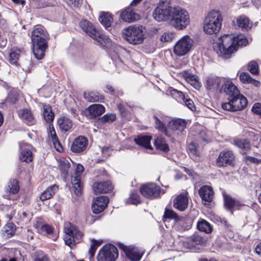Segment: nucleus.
Wrapping results in <instances>:
<instances>
[{"label": "nucleus", "instance_id": "obj_8", "mask_svg": "<svg viewBox=\"0 0 261 261\" xmlns=\"http://www.w3.org/2000/svg\"><path fill=\"white\" fill-rule=\"evenodd\" d=\"M193 44V40L188 35L183 36L174 45V53L178 56H182L191 50Z\"/></svg>", "mask_w": 261, "mask_h": 261}, {"label": "nucleus", "instance_id": "obj_40", "mask_svg": "<svg viewBox=\"0 0 261 261\" xmlns=\"http://www.w3.org/2000/svg\"><path fill=\"white\" fill-rule=\"evenodd\" d=\"M224 205L226 208L232 211V210L238 206L237 202L229 195H224Z\"/></svg>", "mask_w": 261, "mask_h": 261}, {"label": "nucleus", "instance_id": "obj_27", "mask_svg": "<svg viewBox=\"0 0 261 261\" xmlns=\"http://www.w3.org/2000/svg\"><path fill=\"white\" fill-rule=\"evenodd\" d=\"M48 135L51 138V141L57 150L59 152L63 151V149L60 143L58 137L56 134L55 128L53 125L49 124V132Z\"/></svg>", "mask_w": 261, "mask_h": 261}, {"label": "nucleus", "instance_id": "obj_60", "mask_svg": "<svg viewBox=\"0 0 261 261\" xmlns=\"http://www.w3.org/2000/svg\"><path fill=\"white\" fill-rule=\"evenodd\" d=\"M64 241L65 244L70 247H72V245H74V237H68L66 236L64 237Z\"/></svg>", "mask_w": 261, "mask_h": 261}, {"label": "nucleus", "instance_id": "obj_53", "mask_svg": "<svg viewBox=\"0 0 261 261\" xmlns=\"http://www.w3.org/2000/svg\"><path fill=\"white\" fill-rule=\"evenodd\" d=\"M155 127L161 131L166 132V128L164 123L156 116H154Z\"/></svg>", "mask_w": 261, "mask_h": 261}, {"label": "nucleus", "instance_id": "obj_17", "mask_svg": "<svg viewBox=\"0 0 261 261\" xmlns=\"http://www.w3.org/2000/svg\"><path fill=\"white\" fill-rule=\"evenodd\" d=\"M21 151L19 158L21 161L29 163L33 160L32 149L33 147L28 144L22 143L20 145Z\"/></svg>", "mask_w": 261, "mask_h": 261}, {"label": "nucleus", "instance_id": "obj_1", "mask_svg": "<svg viewBox=\"0 0 261 261\" xmlns=\"http://www.w3.org/2000/svg\"><path fill=\"white\" fill-rule=\"evenodd\" d=\"M152 16L158 21L169 20L177 30L185 29L190 23L188 12L179 6L172 7L166 2H161L154 9Z\"/></svg>", "mask_w": 261, "mask_h": 261}, {"label": "nucleus", "instance_id": "obj_36", "mask_svg": "<svg viewBox=\"0 0 261 261\" xmlns=\"http://www.w3.org/2000/svg\"><path fill=\"white\" fill-rule=\"evenodd\" d=\"M170 124L173 129L182 132L186 127L187 122L184 119H176L172 120Z\"/></svg>", "mask_w": 261, "mask_h": 261}, {"label": "nucleus", "instance_id": "obj_12", "mask_svg": "<svg viewBox=\"0 0 261 261\" xmlns=\"http://www.w3.org/2000/svg\"><path fill=\"white\" fill-rule=\"evenodd\" d=\"M225 83V79L216 76H209L205 79V88L213 92L218 91Z\"/></svg>", "mask_w": 261, "mask_h": 261}, {"label": "nucleus", "instance_id": "obj_11", "mask_svg": "<svg viewBox=\"0 0 261 261\" xmlns=\"http://www.w3.org/2000/svg\"><path fill=\"white\" fill-rule=\"evenodd\" d=\"M83 170V166L81 164H78L76 166L74 174L71 177L73 191L77 196H80L82 193L83 187L81 181V175Z\"/></svg>", "mask_w": 261, "mask_h": 261}, {"label": "nucleus", "instance_id": "obj_56", "mask_svg": "<svg viewBox=\"0 0 261 261\" xmlns=\"http://www.w3.org/2000/svg\"><path fill=\"white\" fill-rule=\"evenodd\" d=\"M182 102L191 110L194 111L195 109V107L193 100L189 98H185V99L182 100Z\"/></svg>", "mask_w": 261, "mask_h": 261}, {"label": "nucleus", "instance_id": "obj_46", "mask_svg": "<svg viewBox=\"0 0 261 261\" xmlns=\"http://www.w3.org/2000/svg\"><path fill=\"white\" fill-rule=\"evenodd\" d=\"M101 242L96 240L95 239L92 240V244H91L89 250V254L90 255L89 258L91 259L92 258L94 255L96 250L98 247L101 244Z\"/></svg>", "mask_w": 261, "mask_h": 261}, {"label": "nucleus", "instance_id": "obj_41", "mask_svg": "<svg viewBox=\"0 0 261 261\" xmlns=\"http://www.w3.org/2000/svg\"><path fill=\"white\" fill-rule=\"evenodd\" d=\"M197 227L199 230L207 233H210L212 231V227L210 224L204 220L199 221L197 224Z\"/></svg>", "mask_w": 261, "mask_h": 261}, {"label": "nucleus", "instance_id": "obj_14", "mask_svg": "<svg viewBox=\"0 0 261 261\" xmlns=\"http://www.w3.org/2000/svg\"><path fill=\"white\" fill-rule=\"evenodd\" d=\"M119 248L125 253L126 256L132 261H139L142 255L140 254L138 249L132 246H125L123 244H119Z\"/></svg>", "mask_w": 261, "mask_h": 261}, {"label": "nucleus", "instance_id": "obj_59", "mask_svg": "<svg viewBox=\"0 0 261 261\" xmlns=\"http://www.w3.org/2000/svg\"><path fill=\"white\" fill-rule=\"evenodd\" d=\"M252 111L261 117V103H255L252 108Z\"/></svg>", "mask_w": 261, "mask_h": 261}, {"label": "nucleus", "instance_id": "obj_50", "mask_svg": "<svg viewBox=\"0 0 261 261\" xmlns=\"http://www.w3.org/2000/svg\"><path fill=\"white\" fill-rule=\"evenodd\" d=\"M18 94L17 92H11L6 99V102L11 104L15 103L18 100Z\"/></svg>", "mask_w": 261, "mask_h": 261}, {"label": "nucleus", "instance_id": "obj_34", "mask_svg": "<svg viewBox=\"0 0 261 261\" xmlns=\"http://www.w3.org/2000/svg\"><path fill=\"white\" fill-rule=\"evenodd\" d=\"M20 115L21 118L29 125L35 123V119L32 112L28 109H23L20 111Z\"/></svg>", "mask_w": 261, "mask_h": 261}, {"label": "nucleus", "instance_id": "obj_33", "mask_svg": "<svg viewBox=\"0 0 261 261\" xmlns=\"http://www.w3.org/2000/svg\"><path fill=\"white\" fill-rule=\"evenodd\" d=\"M239 78L240 81L245 84H251L256 87L259 86L260 84L259 82L252 78L248 72H242L239 76Z\"/></svg>", "mask_w": 261, "mask_h": 261}, {"label": "nucleus", "instance_id": "obj_43", "mask_svg": "<svg viewBox=\"0 0 261 261\" xmlns=\"http://www.w3.org/2000/svg\"><path fill=\"white\" fill-rule=\"evenodd\" d=\"M163 219H173L176 221L180 220V217L173 210L166 208Z\"/></svg>", "mask_w": 261, "mask_h": 261}, {"label": "nucleus", "instance_id": "obj_64", "mask_svg": "<svg viewBox=\"0 0 261 261\" xmlns=\"http://www.w3.org/2000/svg\"><path fill=\"white\" fill-rule=\"evenodd\" d=\"M83 236V233L81 231L75 230L74 232V238L76 239L77 240H80L82 239Z\"/></svg>", "mask_w": 261, "mask_h": 261}, {"label": "nucleus", "instance_id": "obj_31", "mask_svg": "<svg viewBox=\"0 0 261 261\" xmlns=\"http://www.w3.org/2000/svg\"><path fill=\"white\" fill-rule=\"evenodd\" d=\"M92 38L96 40L101 45L108 47L111 44V41L110 38L97 31Z\"/></svg>", "mask_w": 261, "mask_h": 261}, {"label": "nucleus", "instance_id": "obj_58", "mask_svg": "<svg viewBox=\"0 0 261 261\" xmlns=\"http://www.w3.org/2000/svg\"><path fill=\"white\" fill-rule=\"evenodd\" d=\"M244 160L247 164L250 163H254V164H258L261 162L260 160H258L255 158L250 156H247V155H246L244 158Z\"/></svg>", "mask_w": 261, "mask_h": 261}, {"label": "nucleus", "instance_id": "obj_35", "mask_svg": "<svg viewBox=\"0 0 261 261\" xmlns=\"http://www.w3.org/2000/svg\"><path fill=\"white\" fill-rule=\"evenodd\" d=\"M36 228L41 232H45L49 236V237L52 238L53 240L54 239L52 237L53 233V228L48 224H43L41 222L37 221L35 224Z\"/></svg>", "mask_w": 261, "mask_h": 261}, {"label": "nucleus", "instance_id": "obj_61", "mask_svg": "<svg viewBox=\"0 0 261 261\" xmlns=\"http://www.w3.org/2000/svg\"><path fill=\"white\" fill-rule=\"evenodd\" d=\"M171 93L173 95H177L178 97L179 98H181V99L182 100H184V99H185V98H186L185 95H184V94L182 92H181L180 91H178V90H177L176 89H173L171 91Z\"/></svg>", "mask_w": 261, "mask_h": 261}, {"label": "nucleus", "instance_id": "obj_39", "mask_svg": "<svg viewBox=\"0 0 261 261\" xmlns=\"http://www.w3.org/2000/svg\"><path fill=\"white\" fill-rule=\"evenodd\" d=\"M154 145L157 149L167 152L169 150L168 144L164 139L162 138H157L154 140Z\"/></svg>", "mask_w": 261, "mask_h": 261}, {"label": "nucleus", "instance_id": "obj_62", "mask_svg": "<svg viewBox=\"0 0 261 261\" xmlns=\"http://www.w3.org/2000/svg\"><path fill=\"white\" fill-rule=\"evenodd\" d=\"M68 5L74 7H78L82 3V0H67Z\"/></svg>", "mask_w": 261, "mask_h": 261}, {"label": "nucleus", "instance_id": "obj_3", "mask_svg": "<svg viewBox=\"0 0 261 261\" xmlns=\"http://www.w3.org/2000/svg\"><path fill=\"white\" fill-rule=\"evenodd\" d=\"M31 39L33 43V52L38 60L43 58L48 47L47 32L41 27L35 28L32 32Z\"/></svg>", "mask_w": 261, "mask_h": 261}, {"label": "nucleus", "instance_id": "obj_28", "mask_svg": "<svg viewBox=\"0 0 261 261\" xmlns=\"http://www.w3.org/2000/svg\"><path fill=\"white\" fill-rule=\"evenodd\" d=\"M58 190V186L53 185L48 187L40 196V199L43 201L51 198Z\"/></svg>", "mask_w": 261, "mask_h": 261}, {"label": "nucleus", "instance_id": "obj_29", "mask_svg": "<svg viewBox=\"0 0 261 261\" xmlns=\"http://www.w3.org/2000/svg\"><path fill=\"white\" fill-rule=\"evenodd\" d=\"M151 137L149 136H138L134 139L135 142L138 145L146 149H152L150 145Z\"/></svg>", "mask_w": 261, "mask_h": 261}, {"label": "nucleus", "instance_id": "obj_9", "mask_svg": "<svg viewBox=\"0 0 261 261\" xmlns=\"http://www.w3.org/2000/svg\"><path fill=\"white\" fill-rule=\"evenodd\" d=\"M235 156L231 150L221 151L216 161V164L218 167H225L228 166H233Z\"/></svg>", "mask_w": 261, "mask_h": 261}, {"label": "nucleus", "instance_id": "obj_30", "mask_svg": "<svg viewBox=\"0 0 261 261\" xmlns=\"http://www.w3.org/2000/svg\"><path fill=\"white\" fill-rule=\"evenodd\" d=\"M99 21L101 24L106 28H108L111 25L113 21V18L111 13L109 12H101L100 13Z\"/></svg>", "mask_w": 261, "mask_h": 261}, {"label": "nucleus", "instance_id": "obj_45", "mask_svg": "<svg viewBox=\"0 0 261 261\" xmlns=\"http://www.w3.org/2000/svg\"><path fill=\"white\" fill-rule=\"evenodd\" d=\"M184 76L186 81L194 87L196 88L198 86L199 83L197 79V76L195 75L186 72L185 73Z\"/></svg>", "mask_w": 261, "mask_h": 261}, {"label": "nucleus", "instance_id": "obj_7", "mask_svg": "<svg viewBox=\"0 0 261 261\" xmlns=\"http://www.w3.org/2000/svg\"><path fill=\"white\" fill-rule=\"evenodd\" d=\"M118 256L117 248L112 244H107L101 248L97 254L98 261H115Z\"/></svg>", "mask_w": 261, "mask_h": 261}, {"label": "nucleus", "instance_id": "obj_18", "mask_svg": "<svg viewBox=\"0 0 261 261\" xmlns=\"http://www.w3.org/2000/svg\"><path fill=\"white\" fill-rule=\"evenodd\" d=\"M113 189V187L110 181L95 182L93 185V190L96 194L109 193Z\"/></svg>", "mask_w": 261, "mask_h": 261}, {"label": "nucleus", "instance_id": "obj_55", "mask_svg": "<svg viewBox=\"0 0 261 261\" xmlns=\"http://www.w3.org/2000/svg\"><path fill=\"white\" fill-rule=\"evenodd\" d=\"M129 200L131 203L137 204L140 203V196L137 193L132 192L129 197Z\"/></svg>", "mask_w": 261, "mask_h": 261}, {"label": "nucleus", "instance_id": "obj_21", "mask_svg": "<svg viewBox=\"0 0 261 261\" xmlns=\"http://www.w3.org/2000/svg\"><path fill=\"white\" fill-rule=\"evenodd\" d=\"M86 112L87 113V115L90 118H93L102 114L105 112V108L101 105L95 104L89 106Z\"/></svg>", "mask_w": 261, "mask_h": 261}, {"label": "nucleus", "instance_id": "obj_57", "mask_svg": "<svg viewBox=\"0 0 261 261\" xmlns=\"http://www.w3.org/2000/svg\"><path fill=\"white\" fill-rule=\"evenodd\" d=\"M189 150V153L194 156L198 155V152L196 149V145L193 143H191L189 145L188 147Z\"/></svg>", "mask_w": 261, "mask_h": 261}, {"label": "nucleus", "instance_id": "obj_6", "mask_svg": "<svg viewBox=\"0 0 261 261\" xmlns=\"http://www.w3.org/2000/svg\"><path fill=\"white\" fill-rule=\"evenodd\" d=\"M247 104L246 98L239 93V96H235L229 99L228 102L222 103L221 107L224 110L234 112L243 110Z\"/></svg>", "mask_w": 261, "mask_h": 261}, {"label": "nucleus", "instance_id": "obj_47", "mask_svg": "<svg viewBox=\"0 0 261 261\" xmlns=\"http://www.w3.org/2000/svg\"><path fill=\"white\" fill-rule=\"evenodd\" d=\"M247 69L252 74L257 75L259 73L258 65L255 61H251L248 63Z\"/></svg>", "mask_w": 261, "mask_h": 261}, {"label": "nucleus", "instance_id": "obj_5", "mask_svg": "<svg viewBox=\"0 0 261 261\" xmlns=\"http://www.w3.org/2000/svg\"><path fill=\"white\" fill-rule=\"evenodd\" d=\"M123 37L130 44L136 45L144 40L143 31L139 27L130 25L123 30Z\"/></svg>", "mask_w": 261, "mask_h": 261}, {"label": "nucleus", "instance_id": "obj_37", "mask_svg": "<svg viewBox=\"0 0 261 261\" xmlns=\"http://www.w3.org/2000/svg\"><path fill=\"white\" fill-rule=\"evenodd\" d=\"M84 96L86 100L91 102L101 101L103 99V96L96 91L85 93Z\"/></svg>", "mask_w": 261, "mask_h": 261}, {"label": "nucleus", "instance_id": "obj_26", "mask_svg": "<svg viewBox=\"0 0 261 261\" xmlns=\"http://www.w3.org/2000/svg\"><path fill=\"white\" fill-rule=\"evenodd\" d=\"M234 144L240 148L242 154H246L251 148L250 142L247 139H236L233 140Z\"/></svg>", "mask_w": 261, "mask_h": 261}, {"label": "nucleus", "instance_id": "obj_22", "mask_svg": "<svg viewBox=\"0 0 261 261\" xmlns=\"http://www.w3.org/2000/svg\"><path fill=\"white\" fill-rule=\"evenodd\" d=\"M121 19L126 22H132L139 19V15L133 11L132 8L128 7L121 14Z\"/></svg>", "mask_w": 261, "mask_h": 261}, {"label": "nucleus", "instance_id": "obj_4", "mask_svg": "<svg viewBox=\"0 0 261 261\" xmlns=\"http://www.w3.org/2000/svg\"><path fill=\"white\" fill-rule=\"evenodd\" d=\"M222 16L219 11L213 10L210 12L203 21V31L208 35L217 34L220 30Z\"/></svg>", "mask_w": 261, "mask_h": 261}, {"label": "nucleus", "instance_id": "obj_19", "mask_svg": "<svg viewBox=\"0 0 261 261\" xmlns=\"http://www.w3.org/2000/svg\"><path fill=\"white\" fill-rule=\"evenodd\" d=\"M187 193L177 195L173 201V206L177 210L183 212L186 210L188 206V199L187 196Z\"/></svg>", "mask_w": 261, "mask_h": 261}, {"label": "nucleus", "instance_id": "obj_24", "mask_svg": "<svg viewBox=\"0 0 261 261\" xmlns=\"http://www.w3.org/2000/svg\"><path fill=\"white\" fill-rule=\"evenodd\" d=\"M80 25L81 29L91 38L94 36L95 34L97 32L93 24L88 20L81 21Z\"/></svg>", "mask_w": 261, "mask_h": 261}, {"label": "nucleus", "instance_id": "obj_54", "mask_svg": "<svg viewBox=\"0 0 261 261\" xmlns=\"http://www.w3.org/2000/svg\"><path fill=\"white\" fill-rule=\"evenodd\" d=\"M116 119V116L113 114H106L100 119L101 122L105 123H112Z\"/></svg>", "mask_w": 261, "mask_h": 261}, {"label": "nucleus", "instance_id": "obj_32", "mask_svg": "<svg viewBox=\"0 0 261 261\" xmlns=\"http://www.w3.org/2000/svg\"><path fill=\"white\" fill-rule=\"evenodd\" d=\"M42 107L43 109V117L47 123H51L53 121L54 119V113L52 111L51 107L46 103L42 104Z\"/></svg>", "mask_w": 261, "mask_h": 261}, {"label": "nucleus", "instance_id": "obj_42", "mask_svg": "<svg viewBox=\"0 0 261 261\" xmlns=\"http://www.w3.org/2000/svg\"><path fill=\"white\" fill-rule=\"evenodd\" d=\"M19 190L18 182L15 179L10 180L7 187V191L12 194H16Z\"/></svg>", "mask_w": 261, "mask_h": 261}, {"label": "nucleus", "instance_id": "obj_51", "mask_svg": "<svg viewBox=\"0 0 261 261\" xmlns=\"http://www.w3.org/2000/svg\"><path fill=\"white\" fill-rule=\"evenodd\" d=\"M70 166V163L65 160H60V170L65 175L68 173V170Z\"/></svg>", "mask_w": 261, "mask_h": 261}, {"label": "nucleus", "instance_id": "obj_2", "mask_svg": "<svg viewBox=\"0 0 261 261\" xmlns=\"http://www.w3.org/2000/svg\"><path fill=\"white\" fill-rule=\"evenodd\" d=\"M247 42V39L242 34L236 36L226 34L219 38L214 50L219 56L228 59L238 50V47L246 46Z\"/></svg>", "mask_w": 261, "mask_h": 261}, {"label": "nucleus", "instance_id": "obj_52", "mask_svg": "<svg viewBox=\"0 0 261 261\" xmlns=\"http://www.w3.org/2000/svg\"><path fill=\"white\" fill-rule=\"evenodd\" d=\"M15 230V226L13 223H8L4 227V231L7 236H12Z\"/></svg>", "mask_w": 261, "mask_h": 261}, {"label": "nucleus", "instance_id": "obj_38", "mask_svg": "<svg viewBox=\"0 0 261 261\" xmlns=\"http://www.w3.org/2000/svg\"><path fill=\"white\" fill-rule=\"evenodd\" d=\"M58 123L60 129L64 132L69 130L72 126V121L66 117L60 118Z\"/></svg>", "mask_w": 261, "mask_h": 261}, {"label": "nucleus", "instance_id": "obj_20", "mask_svg": "<svg viewBox=\"0 0 261 261\" xmlns=\"http://www.w3.org/2000/svg\"><path fill=\"white\" fill-rule=\"evenodd\" d=\"M199 195L202 200L205 202H211L213 198L214 192L211 187L203 186L199 190Z\"/></svg>", "mask_w": 261, "mask_h": 261}, {"label": "nucleus", "instance_id": "obj_16", "mask_svg": "<svg viewBox=\"0 0 261 261\" xmlns=\"http://www.w3.org/2000/svg\"><path fill=\"white\" fill-rule=\"evenodd\" d=\"M109 199L107 196H100L96 198L92 205L93 212L98 214L102 212L107 206Z\"/></svg>", "mask_w": 261, "mask_h": 261}, {"label": "nucleus", "instance_id": "obj_44", "mask_svg": "<svg viewBox=\"0 0 261 261\" xmlns=\"http://www.w3.org/2000/svg\"><path fill=\"white\" fill-rule=\"evenodd\" d=\"M75 230V226L70 222H66L64 223V231L66 233V236L74 237Z\"/></svg>", "mask_w": 261, "mask_h": 261}, {"label": "nucleus", "instance_id": "obj_23", "mask_svg": "<svg viewBox=\"0 0 261 261\" xmlns=\"http://www.w3.org/2000/svg\"><path fill=\"white\" fill-rule=\"evenodd\" d=\"M235 26L238 27L242 31H248L251 28L250 20L245 15H241L236 18V21L233 22Z\"/></svg>", "mask_w": 261, "mask_h": 261}, {"label": "nucleus", "instance_id": "obj_49", "mask_svg": "<svg viewBox=\"0 0 261 261\" xmlns=\"http://www.w3.org/2000/svg\"><path fill=\"white\" fill-rule=\"evenodd\" d=\"M175 34L172 32H166L161 36L160 41L162 42H170L175 38Z\"/></svg>", "mask_w": 261, "mask_h": 261}, {"label": "nucleus", "instance_id": "obj_15", "mask_svg": "<svg viewBox=\"0 0 261 261\" xmlns=\"http://www.w3.org/2000/svg\"><path fill=\"white\" fill-rule=\"evenodd\" d=\"M88 144V141L87 138L80 136L77 137L73 141L71 150L75 153H81L86 150Z\"/></svg>", "mask_w": 261, "mask_h": 261}, {"label": "nucleus", "instance_id": "obj_10", "mask_svg": "<svg viewBox=\"0 0 261 261\" xmlns=\"http://www.w3.org/2000/svg\"><path fill=\"white\" fill-rule=\"evenodd\" d=\"M141 194L149 199H154L159 197L161 188L155 184L150 183L142 186L140 189Z\"/></svg>", "mask_w": 261, "mask_h": 261}, {"label": "nucleus", "instance_id": "obj_13", "mask_svg": "<svg viewBox=\"0 0 261 261\" xmlns=\"http://www.w3.org/2000/svg\"><path fill=\"white\" fill-rule=\"evenodd\" d=\"M220 93H224L228 96V100L234 96L239 95V90L231 81L225 79V83L223 84L222 87L220 89Z\"/></svg>", "mask_w": 261, "mask_h": 261}, {"label": "nucleus", "instance_id": "obj_63", "mask_svg": "<svg viewBox=\"0 0 261 261\" xmlns=\"http://www.w3.org/2000/svg\"><path fill=\"white\" fill-rule=\"evenodd\" d=\"M117 108L121 115L124 116L125 115V110L124 105L121 103H119L117 105Z\"/></svg>", "mask_w": 261, "mask_h": 261}, {"label": "nucleus", "instance_id": "obj_48", "mask_svg": "<svg viewBox=\"0 0 261 261\" xmlns=\"http://www.w3.org/2000/svg\"><path fill=\"white\" fill-rule=\"evenodd\" d=\"M34 261H50L48 255L42 251H36L34 253Z\"/></svg>", "mask_w": 261, "mask_h": 261}, {"label": "nucleus", "instance_id": "obj_25", "mask_svg": "<svg viewBox=\"0 0 261 261\" xmlns=\"http://www.w3.org/2000/svg\"><path fill=\"white\" fill-rule=\"evenodd\" d=\"M23 53V49L17 47H12L9 53V61L11 64L17 65L21 54Z\"/></svg>", "mask_w": 261, "mask_h": 261}]
</instances>
